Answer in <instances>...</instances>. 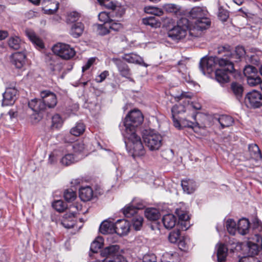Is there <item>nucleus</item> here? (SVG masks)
<instances>
[{
	"label": "nucleus",
	"mask_w": 262,
	"mask_h": 262,
	"mask_svg": "<svg viewBox=\"0 0 262 262\" xmlns=\"http://www.w3.org/2000/svg\"><path fill=\"white\" fill-rule=\"evenodd\" d=\"M217 64H219L220 67L228 66L229 67L227 69L228 71L233 69V64H231L229 60L226 59H219V57L215 56L203 58L200 62V68L202 72L205 74L206 69L208 71V72H211Z\"/></svg>",
	"instance_id": "39448f33"
},
{
	"label": "nucleus",
	"mask_w": 262,
	"mask_h": 262,
	"mask_svg": "<svg viewBox=\"0 0 262 262\" xmlns=\"http://www.w3.org/2000/svg\"><path fill=\"white\" fill-rule=\"evenodd\" d=\"M236 54H233L234 55V56H238V58L244 56L245 54V51L243 47H238L236 48L235 50Z\"/></svg>",
	"instance_id": "338daca9"
},
{
	"label": "nucleus",
	"mask_w": 262,
	"mask_h": 262,
	"mask_svg": "<svg viewBox=\"0 0 262 262\" xmlns=\"http://www.w3.org/2000/svg\"><path fill=\"white\" fill-rule=\"evenodd\" d=\"M46 61L49 69L54 72H59L62 69L63 65L59 58L55 55H48Z\"/></svg>",
	"instance_id": "dca6fc26"
},
{
	"label": "nucleus",
	"mask_w": 262,
	"mask_h": 262,
	"mask_svg": "<svg viewBox=\"0 0 262 262\" xmlns=\"http://www.w3.org/2000/svg\"><path fill=\"white\" fill-rule=\"evenodd\" d=\"M237 225L232 219H228L226 223V227L229 234L234 235L237 231Z\"/></svg>",
	"instance_id": "79ce46f5"
},
{
	"label": "nucleus",
	"mask_w": 262,
	"mask_h": 262,
	"mask_svg": "<svg viewBox=\"0 0 262 262\" xmlns=\"http://www.w3.org/2000/svg\"><path fill=\"white\" fill-rule=\"evenodd\" d=\"M112 10L111 12H107L105 11L100 12L98 15L99 20L104 23V24H108L112 18H111L112 15H114L115 12L116 13L117 16L120 17L122 14L123 13L121 9H117L116 10Z\"/></svg>",
	"instance_id": "6ab92c4d"
},
{
	"label": "nucleus",
	"mask_w": 262,
	"mask_h": 262,
	"mask_svg": "<svg viewBox=\"0 0 262 262\" xmlns=\"http://www.w3.org/2000/svg\"><path fill=\"white\" fill-rule=\"evenodd\" d=\"M217 53L219 54H223V57L219 58V59H226L227 60H229L231 64H233L234 55L231 51L230 46L219 47L217 49Z\"/></svg>",
	"instance_id": "aec40b11"
},
{
	"label": "nucleus",
	"mask_w": 262,
	"mask_h": 262,
	"mask_svg": "<svg viewBox=\"0 0 262 262\" xmlns=\"http://www.w3.org/2000/svg\"><path fill=\"white\" fill-rule=\"evenodd\" d=\"M64 198L67 202H72L76 199V194L73 190H67L64 193Z\"/></svg>",
	"instance_id": "13d9d810"
},
{
	"label": "nucleus",
	"mask_w": 262,
	"mask_h": 262,
	"mask_svg": "<svg viewBox=\"0 0 262 262\" xmlns=\"http://www.w3.org/2000/svg\"><path fill=\"white\" fill-rule=\"evenodd\" d=\"M178 123L179 124V126H174L175 127L178 129H181L183 127L193 128L197 124L196 122L189 121L186 118H179L178 119Z\"/></svg>",
	"instance_id": "4c0bfd02"
},
{
	"label": "nucleus",
	"mask_w": 262,
	"mask_h": 262,
	"mask_svg": "<svg viewBox=\"0 0 262 262\" xmlns=\"http://www.w3.org/2000/svg\"><path fill=\"white\" fill-rule=\"evenodd\" d=\"M119 246L117 245L105 247L101 251V255L106 257L102 262H126L124 257L119 254Z\"/></svg>",
	"instance_id": "423d86ee"
},
{
	"label": "nucleus",
	"mask_w": 262,
	"mask_h": 262,
	"mask_svg": "<svg viewBox=\"0 0 262 262\" xmlns=\"http://www.w3.org/2000/svg\"><path fill=\"white\" fill-rule=\"evenodd\" d=\"M224 68L217 69L215 72V79L219 83L223 84L227 83L229 81V74L232 73L234 71V66L233 65V69L228 71V66H224Z\"/></svg>",
	"instance_id": "ddd939ff"
},
{
	"label": "nucleus",
	"mask_w": 262,
	"mask_h": 262,
	"mask_svg": "<svg viewBox=\"0 0 262 262\" xmlns=\"http://www.w3.org/2000/svg\"><path fill=\"white\" fill-rule=\"evenodd\" d=\"M231 89L236 98L239 100L242 98L244 91L243 85L236 82H232L231 84Z\"/></svg>",
	"instance_id": "473e14b6"
},
{
	"label": "nucleus",
	"mask_w": 262,
	"mask_h": 262,
	"mask_svg": "<svg viewBox=\"0 0 262 262\" xmlns=\"http://www.w3.org/2000/svg\"><path fill=\"white\" fill-rule=\"evenodd\" d=\"M21 42L17 36L11 37L8 40L9 46L14 50H18L20 48Z\"/></svg>",
	"instance_id": "a19ab883"
},
{
	"label": "nucleus",
	"mask_w": 262,
	"mask_h": 262,
	"mask_svg": "<svg viewBox=\"0 0 262 262\" xmlns=\"http://www.w3.org/2000/svg\"><path fill=\"white\" fill-rule=\"evenodd\" d=\"M143 116L138 110L130 111L124 118L122 134L127 140L126 146L133 157L143 156L145 150L140 136L137 134V128L142 123Z\"/></svg>",
	"instance_id": "f257e3e1"
},
{
	"label": "nucleus",
	"mask_w": 262,
	"mask_h": 262,
	"mask_svg": "<svg viewBox=\"0 0 262 262\" xmlns=\"http://www.w3.org/2000/svg\"><path fill=\"white\" fill-rule=\"evenodd\" d=\"M28 105L35 112H39L46 110L42 99H33L29 101Z\"/></svg>",
	"instance_id": "4be33fe9"
},
{
	"label": "nucleus",
	"mask_w": 262,
	"mask_h": 262,
	"mask_svg": "<svg viewBox=\"0 0 262 262\" xmlns=\"http://www.w3.org/2000/svg\"><path fill=\"white\" fill-rule=\"evenodd\" d=\"M26 56L24 52H17L10 56V62L16 69H21L25 64Z\"/></svg>",
	"instance_id": "4468645a"
},
{
	"label": "nucleus",
	"mask_w": 262,
	"mask_h": 262,
	"mask_svg": "<svg viewBox=\"0 0 262 262\" xmlns=\"http://www.w3.org/2000/svg\"><path fill=\"white\" fill-rule=\"evenodd\" d=\"M142 262H157V257L154 254H146L143 257Z\"/></svg>",
	"instance_id": "052dcab7"
},
{
	"label": "nucleus",
	"mask_w": 262,
	"mask_h": 262,
	"mask_svg": "<svg viewBox=\"0 0 262 262\" xmlns=\"http://www.w3.org/2000/svg\"><path fill=\"white\" fill-rule=\"evenodd\" d=\"M108 75V72L107 71H104L96 78L95 80L98 83L102 82Z\"/></svg>",
	"instance_id": "e2e57ef3"
},
{
	"label": "nucleus",
	"mask_w": 262,
	"mask_h": 262,
	"mask_svg": "<svg viewBox=\"0 0 262 262\" xmlns=\"http://www.w3.org/2000/svg\"><path fill=\"white\" fill-rule=\"evenodd\" d=\"M247 81L249 85L253 86L259 84L261 82V79L255 75L247 78Z\"/></svg>",
	"instance_id": "5fc2aeb1"
},
{
	"label": "nucleus",
	"mask_w": 262,
	"mask_h": 262,
	"mask_svg": "<svg viewBox=\"0 0 262 262\" xmlns=\"http://www.w3.org/2000/svg\"><path fill=\"white\" fill-rule=\"evenodd\" d=\"M161 262H179L177 253H165L162 257Z\"/></svg>",
	"instance_id": "58836bf2"
},
{
	"label": "nucleus",
	"mask_w": 262,
	"mask_h": 262,
	"mask_svg": "<svg viewBox=\"0 0 262 262\" xmlns=\"http://www.w3.org/2000/svg\"><path fill=\"white\" fill-rule=\"evenodd\" d=\"M249 226L250 223L247 219H242L237 225V231L241 235H245L249 232Z\"/></svg>",
	"instance_id": "393cba45"
},
{
	"label": "nucleus",
	"mask_w": 262,
	"mask_h": 262,
	"mask_svg": "<svg viewBox=\"0 0 262 262\" xmlns=\"http://www.w3.org/2000/svg\"><path fill=\"white\" fill-rule=\"evenodd\" d=\"M262 249V238L258 234H254L248 238L247 250L249 256L240 259L239 262H259L254 256L257 255Z\"/></svg>",
	"instance_id": "7ed1b4c3"
},
{
	"label": "nucleus",
	"mask_w": 262,
	"mask_h": 262,
	"mask_svg": "<svg viewBox=\"0 0 262 262\" xmlns=\"http://www.w3.org/2000/svg\"><path fill=\"white\" fill-rule=\"evenodd\" d=\"M52 206L54 208H55L57 211L59 212L63 211L67 207L65 203L61 200H57L55 201L53 203Z\"/></svg>",
	"instance_id": "864d4df0"
},
{
	"label": "nucleus",
	"mask_w": 262,
	"mask_h": 262,
	"mask_svg": "<svg viewBox=\"0 0 262 262\" xmlns=\"http://www.w3.org/2000/svg\"><path fill=\"white\" fill-rule=\"evenodd\" d=\"M218 16L222 21H224L227 19L229 16V14L227 11L220 9Z\"/></svg>",
	"instance_id": "680f3d73"
},
{
	"label": "nucleus",
	"mask_w": 262,
	"mask_h": 262,
	"mask_svg": "<svg viewBox=\"0 0 262 262\" xmlns=\"http://www.w3.org/2000/svg\"><path fill=\"white\" fill-rule=\"evenodd\" d=\"M143 219L140 216H136L132 220L133 227L136 230H139L142 225Z\"/></svg>",
	"instance_id": "603ef678"
},
{
	"label": "nucleus",
	"mask_w": 262,
	"mask_h": 262,
	"mask_svg": "<svg viewBox=\"0 0 262 262\" xmlns=\"http://www.w3.org/2000/svg\"><path fill=\"white\" fill-rule=\"evenodd\" d=\"M63 120L59 115L55 114L52 117V126L55 128H59L61 126Z\"/></svg>",
	"instance_id": "3c124183"
},
{
	"label": "nucleus",
	"mask_w": 262,
	"mask_h": 262,
	"mask_svg": "<svg viewBox=\"0 0 262 262\" xmlns=\"http://www.w3.org/2000/svg\"><path fill=\"white\" fill-rule=\"evenodd\" d=\"M102 238L100 237H98L91 244L90 247L91 250L94 253L97 252L98 250L102 247Z\"/></svg>",
	"instance_id": "49530a36"
},
{
	"label": "nucleus",
	"mask_w": 262,
	"mask_h": 262,
	"mask_svg": "<svg viewBox=\"0 0 262 262\" xmlns=\"http://www.w3.org/2000/svg\"><path fill=\"white\" fill-rule=\"evenodd\" d=\"M80 15L77 12H72L68 14L67 17V21L69 23H72L77 21Z\"/></svg>",
	"instance_id": "6e6d98bb"
},
{
	"label": "nucleus",
	"mask_w": 262,
	"mask_h": 262,
	"mask_svg": "<svg viewBox=\"0 0 262 262\" xmlns=\"http://www.w3.org/2000/svg\"><path fill=\"white\" fill-rule=\"evenodd\" d=\"M17 90L14 87L7 88L3 94V105L13 104L17 99Z\"/></svg>",
	"instance_id": "9b49d317"
},
{
	"label": "nucleus",
	"mask_w": 262,
	"mask_h": 262,
	"mask_svg": "<svg viewBox=\"0 0 262 262\" xmlns=\"http://www.w3.org/2000/svg\"><path fill=\"white\" fill-rule=\"evenodd\" d=\"M97 33L100 35H105L110 32V29L107 24L103 25L97 24L94 26Z\"/></svg>",
	"instance_id": "a18cd8bd"
},
{
	"label": "nucleus",
	"mask_w": 262,
	"mask_h": 262,
	"mask_svg": "<svg viewBox=\"0 0 262 262\" xmlns=\"http://www.w3.org/2000/svg\"><path fill=\"white\" fill-rule=\"evenodd\" d=\"M26 34L31 41L39 49H42L44 47L42 41L36 36L35 33L31 30H26Z\"/></svg>",
	"instance_id": "bb28decb"
},
{
	"label": "nucleus",
	"mask_w": 262,
	"mask_h": 262,
	"mask_svg": "<svg viewBox=\"0 0 262 262\" xmlns=\"http://www.w3.org/2000/svg\"><path fill=\"white\" fill-rule=\"evenodd\" d=\"M73 146L76 152H81L85 148L84 144L82 142L75 143Z\"/></svg>",
	"instance_id": "0e129e2a"
},
{
	"label": "nucleus",
	"mask_w": 262,
	"mask_h": 262,
	"mask_svg": "<svg viewBox=\"0 0 262 262\" xmlns=\"http://www.w3.org/2000/svg\"><path fill=\"white\" fill-rule=\"evenodd\" d=\"M110 30L118 31L122 29V26L121 24L116 21L112 19L107 24Z\"/></svg>",
	"instance_id": "4d7b16f0"
},
{
	"label": "nucleus",
	"mask_w": 262,
	"mask_h": 262,
	"mask_svg": "<svg viewBox=\"0 0 262 262\" xmlns=\"http://www.w3.org/2000/svg\"><path fill=\"white\" fill-rule=\"evenodd\" d=\"M180 230L173 231L171 232L168 236V239L171 243H178L180 248H184V243L181 241Z\"/></svg>",
	"instance_id": "a878e982"
},
{
	"label": "nucleus",
	"mask_w": 262,
	"mask_h": 262,
	"mask_svg": "<svg viewBox=\"0 0 262 262\" xmlns=\"http://www.w3.org/2000/svg\"><path fill=\"white\" fill-rule=\"evenodd\" d=\"M162 222L165 228L170 229L175 226L177 219L173 214H167L163 216Z\"/></svg>",
	"instance_id": "b1692460"
},
{
	"label": "nucleus",
	"mask_w": 262,
	"mask_h": 262,
	"mask_svg": "<svg viewBox=\"0 0 262 262\" xmlns=\"http://www.w3.org/2000/svg\"><path fill=\"white\" fill-rule=\"evenodd\" d=\"M144 10L146 13L156 16H161L164 14V11L162 9L153 6H146L144 7Z\"/></svg>",
	"instance_id": "ea45409f"
},
{
	"label": "nucleus",
	"mask_w": 262,
	"mask_h": 262,
	"mask_svg": "<svg viewBox=\"0 0 262 262\" xmlns=\"http://www.w3.org/2000/svg\"><path fill=\"white\" fill-rule=\"evenodd\" d=\"M217 248V256L219 262H222L225 260L228 252L227 246L223 244H218Z\"/></svg>",
	"instance_id": "c85d7f7f"
},
{
	"label": "nucleus",
	"mask_w": 262,
	"mask_h": 262,
	"mask_svg": "<svg viewBox=\"0 0 262 262\" xmlns=\"http://www.w3.org/2000/svg\"><path fill=\"white\" fill-rule=\"evenodd\" d=\"M77 160L73 154H68L63 156L61 160V163L65 166H69L73 163H74Z\"/></svg>",
	"instance_id": "c03bdc74"
},
{
	"label": "nucleus",
	"mask_w": 262,
	"mask_h": 262,
	"mask_svg": "<svg viewBox=\"0 0 262 262\" xmlns=\"http://www.w3.org/2000/svg\"><path fill=\"white\" fill-rule=\"evenodd\" d=\"M101 6H104L105 7L113 10L117 9H121V8L116 5L113 2H110V0H97Z\"/></svg>",
	"instance_id": "de8ad7c7"
},
{
	"label": "nucleus",
	"mask_w": 262,
	"mask_h": 262,
	"mask_svg": "<svg viewBox=\"0 0 262 262\" xmlns=\"http://www.w3.org/2000/svg\"><path fill=\"white\" fill-rule=\"evenodd\" d=\"M146 217L151 221H156L159 218L160 213L156 208H147L145 211Z\"/></svg>",
	"instance_id": "c9c22d12"
},
{
	"label": "nucleus",
	"mask_w": 262,
	"mask_h": 262,
	"mask_svg": "<svg viewBox=\"0 0 262 262\" xmlns=\"http://www.w3.org/2000/svg\"><path fill=\"white\" fill-rule=\"evenodd\" d=\"M181 186L184 192L188 194L193 193L196 188L195 182L192 180H185L181 182Z\"/></svg>",
	"instance_id": "5701e85b"
},
{
	"label": "nucleus",
	"mask_w": 262,
	"mask_h": 262,
	"mask_svg": "<svg viewBox=\"0 0 262 262\" xmlns=\"http://www.w3.org/2000/svg\"><path fill=\"white\" fill-rule=\"evenodd\" d=\"M142 206H135L134 205H129L125 206L123 209V213L127 217H130L137 213V210L141 209Z\"/></svg>",
	"instance_id": "f704fd0d"
},
{
	"label": "nucleus",
	"mask_w": 262,
	"mask_h": 262,
	"mask_svg": "<svg viewBox=\"0 0 262 262\" xmlns=\"http://www.w3.org/2000/svg\"><path fill=\"white\" fill-rule=\"evenodd\" d=\"M84 29V27L82 23L79 22L74 24L71 27V35L74 37H78L82 34Z\"/></svg>",
	"instance_id": "2f4dec72"
},
{
	"label": "nucleus",
	"mask_w": 262,
	"mask_h": 262,
	"mask_svg": "<svg viewBox=\"0 0 262 262\" xmlns=\"http://www.w3.org/2000/svg\"><path fill=\"white\" fill-rule=\"evenodd\" d=\"M249 152L251 159L255 161H258L261 159L260 150L256 144H250L249 145Z\"/></svg>",
	"instance_id": "7c9ffc66"
},
{
	"label": "nucleus",
	"mask_w": 262,
	"mask_h": 262,
	"mask_svg": "<svg viewBox=\"0 0 262 262\" xmlns=\"http://www.w3.org/2000/svg\"><path fill=\"white\" fill-rule=\"evenodd\" d=\"M256 73L257 69L252 66H246L244 70V74L247 78L256 75Z\"/></svg>",
	"instance_id": "09e8293b"
},
{
	"label": "nucleus",
	"mask_w": 262,
	"mask_h": 262,
	"mask_svg": "<svg viewBox=\"0 0 262 262\" xmlns=\"http://www.w3.org/2000/svg\"><path fill=\"white\" fill-rule=\"evenodd\" d=\"M40 98L45 104V108H52L55 107L57 103L56 95L49 90L42 91L40 93Z\"/></svg>",
	"instance_id": "9d476101"
},
{
	"label": "nucleus",
	"mask_w": 262,
	"mask_h": 262,
	"mask_svg": "<svg viewBox=\"0 0 262 262\" xmlns=\"http://www.w3.org/2000/svg\"><path fill=\"white\" fill-rule=\"evenodd\" d=\"M163 8L165 11L169 13H176L179 10L178 6L172 4H166Z\"/></svg>",
	"instance_id": "bf43d9fd"
},
{
	"label": "nucleus",
	"mask_w": 262,
	"mask_h": 262,
	"mask_svg": "<svg viewBox=\"0 0 262 262\" xmlns=\"http://www.w3.org/2000/svg\"><path fill=\"white\" fill-rule=\"evenodd\" d=\"M52 51L57 56L63 59H70L75 55V51L69 45L57 43L52 47Z\"/></svg>",
	"instance_id": "6e6552de"
},
{
	"label": "nucleus",
	"mask_w": 262,
	"mask_h": 262,
	"mask_svg": "<svg viewBox=\"0 0 262 262\" xmlns=\"http://www.w3.org/2000/svg\"><path fill=\"white\" fill-rule=\"evenodd\" d=\"M190 28L191 27L188 19L182 17L178 21L177 25L168 31V36L173 40H179L185 37L191 39L189 38Z\"/></svg>",
	"instance_id": "20e7f679"
},
{
	"label": "nucleus",
	"mask_w": 262,
	"mask_h": 262,
	"mask_svg": "<svg viewBox=\"0 0 262 262\" xmlns=\"http://www.w3.org/2000/svg\"><path fill=\"white\" fill-rule=\"evenodd\" d=\"M218 121L221 125L222 128L229 127L233 123L232 118L229 116L223 115L218 119Z\"/></svg>",
	"instance_id": "72a5a7b5"
},
{
	"label": "nucleus",
	"mask_w": 262,
	"mask_h": 262,
	"mask_svg": "<svg viewBox=\"0 0 262 262\" xmlns=\"http://www.w3.org/2000/svg\"><path fill=\"white\" fill-rule=\"evenodd\" d=\"M248 107L258 108L262 106V95L257 91H252L248 93L244 100Z\"/></svg>",
	"instance_id": "1a4fd4ad"
},
{
	"label": "nucleus",
	"mask_w": 262,
	"mask_h": 262,
	"mask_svg": "<svg viewBox=\"0 0 262 262\" xmlns=\"http://www.w3.org/2000/svg\"><path fill=\"white\" fill-rule=\"evenodd\" d=\"M80 220V225L75 224L76 217L74 214L73 213H67L63 216V219L62 221V225L66 228H75L76 229L79 230L82 226V223L83 221L81 219Z\"/></svg>",
	"instance_id": "f8f14e48"
},
{
	"label": "nucleus",
	"mask_w": 262,
	"mask_h": 262,
	"mask_svg": "<svg viewBox=\"0 0 262 262\" xmlns=\"http://www.w3.org/2000/svg\"><path fill=\"white\" fill-rule=\"evenodd\" d=\"M145 145L150 150L154 151L160 149L162 145L161 135L154 130H149L143 137Z\"/></svg>",
	"instance_id": "0eeeda50"
},
{
	"label": "nucleus",
	"mask_w": 262,
	"mask_h": 262,
	"mask_svg": "<svg viewBox=\"0 0 262 262\" xmlns=\"http://www.w3.org/2000/svg\"><path fill=\"white\" fill-rule=\"evenodd\" d=\"M207 12L204 9L196 7L189 12L190 18L193 19L190 23L189 38L193 39L201 35V32L210 25V21L207 17Z\"/></svg>",
	"instance_id": "f03ea898"
},
{
	"label": "nucleus",
	"mask_w": 262,
	"mask_h": 262,
	"mask_svg": "<svg viewBox=\"0 0 262 262\" xmlns=\"http://www.w3.org/2000/svg\"><path fill=\"white\" fill-rule=\"evenodd\" d=\"M176 213L179 217L180 220L186 221L189 219L188 212L186 210H183L181 208L177 209L176 210Z\"/></svg>",
	"instance_id": "8fccbe9b"
},
{
	"label": "nucleus",
	"mask_w": 262,
	"mask_h": 262,
	"mask_svg": "<svg viewBox=\"0 0 262 262\" xmlns=\"http://www.w3.org/2000/svg\"><path fill=\"white\" fill-rule=\"evenodd\" d=\"M95 61V58H90L88 60L85 65H84V66L82 67V72H83L88 70L91 67V66L94 63Z\"/></svg>",
	"instance_id": "69168bd1"
},
{
	"label": "nucleus",
	"mask_w": 262,
	"mask_h": 262,
	"mask_svg": "<svg viewBox=\"0 0 262 262\" xmlns=\"http://www.w3.org/2000/svg\"><path fill=\"white\" fill-rule=\"evenodd\" d=\"M85 129V127L83 123L78 122L71 129L70 133L75 136H78L84 133Z\"/></svg>",
	"instance_id": "e433bc0d"
},
{
	"label": "nucleus",
	"mask_w": 262,
	"mask_h": 262,
	"mask_svg": "<svg viewBox=\"0 0 262 262\" xmlns=\"http://www.w3.org/2000/svg\"><path fill=\"white\" fill-rule=\"evenodd\" d=\"M99 230L102 234H110L115 232L114 224L113 222L104 221L100 225Z\"/></svg>",
	"instance_id": "cd10ccee"
},
{
	"label": "nucleus",
	"mask_w": 262,
	"mask_h": 262,
	"mask_svg": "<svg viewBox=\"0 0 262 262\" xmlns=\"http://www.w3.org/2000/svg\"><path fill=\"white\" fill-rule=\"evenodd\" d=\"M142 21L144 25L150 26L153 28H157L160 26V22L158 21L155 17L143 18Z\"/></svg>",
	"instance_id": "37998d69"
},
{
	"label": "nucleus",
	"mask_w": 262,
	"mask_h": 262,
	"mask_svg": "<svg viewBox=\"0 0 262 262\" xmlns=\"http://www.w3.org/2000/svg\"><path fill=\"white\" fill-rule=\"evenodd\" d=\"M113 61L117 67L119 73L122 76L129 79L130 81H133L130 77V69L126 63L118 58H113Z\"/></svg>",
	"instance_id": "2eb2a0df"
},
{
	"label": "nucleus",
	"mask_w": 262,
	"mask_h": 262,
	"mask_svg": "<svg viewBox=\"0 0 262 262\" xmlns=\"http://www.w3.org/2000/svg\"><path fill=\"white\" fill-rule=\"evenodd\" d=\"M93 195V191L90 187L81 188L79 190V197L84 202L90 201Z\"/></svg>",
	"instance_id": "c756f323"
},
{
	"label": "nucleus",
	"mask_w": 262,
	"mask_h": 262,
	"mask_svg": "<svg viewBox=\"0 0 262 262\" xmlns=\"http://www.w3.org/2000/svg\"><path fill=\"white\" fill-rule=\"evenodd\" d=\"M122 58L129 63H136L145 67H148V64L144 62L140 56L134 53L125 54Z\"/></svg>",
	"instance_id": "412c9836"
},
{
	"label": "nucleus",
	"mask_w": 262,
	"mask_h": 262,
	"mask_svg": "<svg viewBox=\"0 0 262 262\" xmlns=\"http://www.w3.org/2000/svg\"><path fill=\"white\" fill-rule=\"evenodd\" d=\"M129 223L125 220H119L114 224L115 232L120 235L127 234L129 230Z\"/></svg>",
	"instance_id": "f3484780"
},
{
	"label": "nucleus",
	"mask_w": 262,
	"mask_h": 262,
	"mask_svg": "<svg viewBox=\"0 0 262 262\" xmlns=\"http://www.w3.org/2000/svg\"><path fill=\"white\" fill-rule=\"evenodd\" d=\"M172 118L174 126H179L178 123V119L179 117L178 115L186 112V109L183 105H174L171 108Z\"/></svg>",
	"instance_id": "a211bd4d"
},
{
	"label": "nucleus",
	"mask_w": 262,
	"mask_h": 262,
	"mask_svg": "<svg viewBox=\"0 0 262 262\" xmlns=\"http://www.w3.org/2000/svg\"><path fill=\"white\" fill-rule=\"evenodd\" d=\"M53 4L54 6V8L51 9V8H48L47 7L46 8L45 11L48 14H53L55 13L57 9H58V3H53Z\"/></svg>",
	"instance_id": "774afa93"
}]
</instances>
